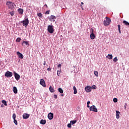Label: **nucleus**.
Returning <instances> with one entry per match:
<instances>
[{
  "label": "nucleus",
  "mask_w": 129,
  "mask_h": 129,
  "mask_svg": "<svg viewBox=\"0 0 129 129\" xmlns=\"http://www.w3.org/2000/svg\"><path fill=\"white\" fill-rule=\"evenodd\" d=\"M6 5L8 6L9 9H11V10L14 9L15 7H16L15 4L11 1L7 2Z\"/></svg>",
  "instance_id": "1"
},
{
  "label": "nucleus",
  "mask_w": 129,
  "mask_h": 129,
  "mask_svg": "<svg viewBox=\"0 0 129 129\" xmlns=\"http://www.w3.org/2000/svg\"><path fill=\"white\" fill-rule=\"evenodd\" d=\"M47 31L50 34H53V33H54V27H53V25H48Z\"/></svg>",
  "instance_id": "2"
},
{
  "label": "nucleus",
  "mask_w": 129,
  "mask_h": 129,
  "mask_svg": "<svg viewBox=\"0 0 129 129\" xmlns=\"http://www.w3.org/2000/svg\"><path fill=\"white\" fill-rule=\"evenodd\" d=\"M110 22H111L110 19L108 17H106V20L104 21V26H109V25L110 24Z\"/></svg>",
  "instance_id": "3"
},
{
  "label": "nucleus",
  "mask_w": 129,
  "mask_h": 129,
  "mask_svg": "<svg viewBox=\"0 0 129 129\" xmlns=\"http://www.w3.org/2000/svg\"><path fill=\"white\" fill-rule=\"evenodd\" d=\"M23 26H25V28H27V26L29 25V19H26L25 20L22 21Z\"/></svg>",
  "instance_id": "4"
},
{
  "label": "nucleus",
  "mask_w": 129,
  "mask_h": 129,
  "mask_svg": "<svg viewBox=\"0 0 129 129\" xmlns=\"http://www.w3.org/2000/svg\"><path fill=\"white\" fill-rule=\"evenodd\" d=\"M5 76L8 78H10V77H12V76H13V73L8 71L5 73Z\"/></svg>",
  "instance_id": "5"
},
{
  "label": "nucleus",
  "mask_w": 129,
  "mask_h": 129,
  "mask_svg": "<svg viewBox=\"0 0 129 129\" xmlns=\"http://www.w3.org/2000/svg\"><path fill=\"white\" fill-rule=\"evenodd\" d=\"M90 110L92 111H94V112H97V108L95 106L93 105L90 107Z\"/></svg>",
  "instance_id": "6"
},
{
  "label": "nucleus",
  "mask_w": 129,
  "mask_h": 129,
  "mask_svg": "<svg viewBox=\"0 0 129 129\" xmlns=\"http://www.w3.org/2000/svg\"><path fill=\"white\" fill-rule=\"evenodd\" d=\"M29 117H30V114H28V113H24L23 115V119H28V118H29Z\"/></svg>",
  "instance_id": "7"
},
{
  "label": "nucleus",
  "mask_w": 129,
  "mask_h": 129,
  "mask_svg": "<svg viewBox=\"0 0 129 129\" xmlns=\"http://www.w3.org/2000/svg\"><path fill=\"white\" fill-rule=\"evenodd\" d=\"M47 117L48 119H50L51 120V119H52L54 117V114L51 112L48 113Z\"/></svg>",
  "instance_id": "8"
},
{
  "label": "nucleus",
  "mask_w": 129,
  "mask_h": 129,
  "mask_svg": "<svg viewBox=\"0 0 129 129\" xmlns=\"http://www.w3.org/2000/svg\"><path fill=\"white\" fill-rule=\"evenodd\" d=\"M40 84L43 86V87H46V84H45V80L44 79H41L40 81Z\"/></svg>",
  "instance_id": "9"
},
{
  "label": "nucleus",
  "mask_w": 129,
  "mask_h": 129,
  "mask_svg": "<svg viewBox=\"0 0 129 129\" xmlns=\"http://www.w3.org/2000/svg\"><path fill=\"white\" fill-rule=\"evenodd\" d=\"M14 75L15 77V79L18 81V80H20V76L19 74H18L17 73L15 72H14Z\"/></svg>",
  "instance_id": "10"
},
{
  "label": "nucleus",
  "mask_w": 129,
  "mask_h": 129,
  "mask_svg": "<svg viewBox=\"0 0 129 129\" xmlns=\"http://www.w3.org/2000/svg\"><path fill=\"white\" fill-rule=\"evenodd\" d=\"M92 89V88L90 86H87L85 88V90H86V92H90Z\"/></svg>",
  "instance_id": "11"
},
{
  "label": "nucleus",
  "mask_w": 129,
  "mask_h": 129,
  "mask_svg": "<svg viewBox=\"0 0 129 129\" xmlns=\"http://www.w3.org/2000/svg\"><path fill=\"white\" fill-rule=\"evenodd\" d=\"M90 38L92 40H94L95 38V35L93 33V29H92V33L90 34Z\"/></svg>",
  "instance_id": "12"
},
{
  "label": "nucleus",
  "mask_w": 129,
  "mask_h": 129,
  "mask_svg": "<svg viewBox=\"0 0 129 129\" xmlns=\"http://www.w3.org/2000/svg\"><path fill=\"white\" fill-rule=\"evenodd\" d=\"M17 54L18 55L19 58H20V59H23L24 55L23 54L21 53L19 51L17 52Z\"/></svg>",
  "instance_id": "13"
},
{
  "label": "nucleus",
  "mask_w": 129,
  "mask_h": 129,
  "mask_svg": "<svg viewBox=\"0 0 129 129\" xmlns=\"http://www.w3.org/2000/svg\"><path fill=\"white\" fill-rule=\"evenodd\" d=\"M119 114H120V112L117 110L116 111V118L118 119L119 118Z\"/></svg>",
  "instance_id": "14"
},
{
  "label": "nucleus",
  "mask_w": 129,
  "mask_h": 129,
  "mask_svg": "<svg viewBox=\"0 0 129 129\" xmlns=\"http://www.w3.org/2000/svg\"><path fill=\"white\" fill-rule=\"evenodd\" d=\"M18 12L20 15H23V13H24V10L20 8L18 9Z\"/></svg>",
  "instance_id": "15"
},
{
  "label": "nucleus",
  "mask_w": 129,
  "mask_h": 129,
  "mask_svg": "<svg viewBox=\"0 0 129 129\" xmlns=\"http://www.w3.org/2000/svg\"><path fill=\"white\" fill-rule=\"evenodd\" d=\"M22 46H29V42H28V41H23L22 42Z\"/></svg>",
  "instance_id": "16"
},
{
  "label": "nucleus",
  "mask_w": 129,
  "mask_h": 129,
  "mask_svg": "<svg viewBox=\"0 0 129 129\" xmlns=\"http://www.w3.org/2000/svg\"><path fill=\"white\" fill-rule=\"evenodd\" d=\"M53 20H56V17L54 16V15H51L49 18V21H53Z\"/></svg>",
  "instance_id": "17"
},
{
  "label": "nucleus",
  "mask_w": 129,
  "mask_h": 129,
  "mask_svg": "<svg viewBox=\"0 0 129 129\" xmlns=\"http://www.w3.org/2000/svg\"><path fill=\"white\" fill-rule=\"evenodd\" d=\"M46 120L41 119L40 121V124H46Z\"/></svg>",
  "instance_id": "18"
},
{
  "label": "nucleus",
  "mask_w": 129,
  "mask_h": 129,
  "mask_svg": "<svg viewBox=\"0 0 129 129\" xmlns=\"http://www.w3.org/2000/svg\"><path fill=\"white\" fill-rule=\"evenodd\" d=\"M13 92L15 94H17V93H18V89H17V87H13Z\"/></svg>",
  "instance_id": "19"
},
{
  "label": "nucleus",
  "mask_w": 129,
  "mask_h": 129,
  "mask_svg": "<svg viewBox=\"0 0 129 129\" xmlns=\"http://www.w3.org/2000/svg\"><path fill=\"white\" fill-rule=\"evenodd\" d=\"M112 54H108V55L106 56V58L109 59V60H111V59H112Z\"/></svg>",
  "instance_id": "20"
},
{
  "label": "nucleus",
  "mask_w": 129,
  "mask_h": 129,
  "mask_svg": "<svg viewBox=\"0 0 129 129\" xmlns=\"http://www.w3.org/2000/svg\"><path fill=\"white\" fill-rule=\"evenodd\" d=\"M49 91H50V92L51 93H54L55 92V90H54V89L53 88V87H52V86H50Z\"/></svg>",
  "instance_id": "21"
},
{
  "label": "nucleus",
  "mask_w": 129,
  "mask_h": 129,
  "mask_svg": "<svg viewBox=\"0 0 129 129\" xmlns=\"http://www.w3.org/2000/svg\"><path fill=\"white\" fill-rule=\"evenodd\" d=\"M122 23L125 25V26H129V23L125 21V20H124L122 22Z\"/></svg>",
  "instance_id": "22"
},
{
  "label": "nucleus",
  "mask_w": 129,
  "mask_h": 129,
  "mask_svg": "<svg viewBox=\"0 0 129 129\" xmlns=\"http://www.w3.org/2000/svg\"><path fill=\"white\" fill-rule=\"evenodd\" d=\"M74 89V94H77V89H76V87L74 86L73 87Z\"/></svg>",
  "instance_id": "23"
},
{
  "label": "nucleus",
  "mask_w": 129,
  "mask_h": 129,
  "mask_svg": "<svg viewBox=\"0 0 129 129\" xmlns=\"http://www.w3.org/2000/svg\"><path fill=\"white\" fill-rule=\"evenodd\" d=\"M76 122H77V120H71V124H75V123H76Z\"/></svg>",
  "instance_id": "24"
},
{
  "label": "nucleus",
  "mask_w": 129,
  "mask_h": 129,
  "mask_svg": "<svg viewBox=\"0 0 129 129\" xmlns=\"http://www.w3.org/2000/svg\"><path fill=\"white\" fill-rule=\"evenodd\" d=\"M2 102L4 104V105H5V106H7V105H8V104H7V101L5 100H2Z\"/></svg>",
  "instance_id": "25"
},
{
  "label": "nucleus",
  "mask_w": 129,
  "mask_h": 129,
  "mask_svg": "<svg viewBox=\"0 0 129 129\" xmlns=\"http://www.w3.org/2000/svg\"><path fill=\"white\" fill-rule=\"evenodd\" d=\"M58 91L60 93H63V89H62V88H59L58 89Z\"/></svg>",
  "instance_id": "26"
},
{
  "label": "nucleus",
  "mask_w": 129,
  "mask_h": 129,
  "mask_svg": "<svg viewBox=\"0 0 129 129\" xmlns=\"http://www.w3.org/2000/svg\"><path fill=\"white\" fill-rule=\"evenodd\" d=\"M94 75L96 77H98V72L97 71H94Z\"/></svg>",
  "instance_id": "27"
},
{
  "label": "nucleus",
  "mask_w": 129,
  "mask_h": 129,
  "mask_svg": "<svg viewBox=\"0 0 129 129\" xmlns=\"http://www.w3.org/2000/svg\"><path fill=\"white\" fill-rule=\"evenodd\" d=\"M14 119V122L16 124V125H18V121L16 119Z\"/></svg>",
  "instance_id": "28"
},
{
  "label": "nucleus",
  "mask_w": 129,
  "mask_h": 129,
  "mask_svg": "<svg viewBox=\"0 0 129 129\" xmlns=\"http://www.w3.org/2000/svg\"><path fill=\"white\" fill-rule=\"evenodd\" d=\"M118 29L119 33V34H120L121 33V32L120 31V25H118Z\"/></svg>",
  "instance_id": "29"
},
{
  "label": "nucleus",
  "mask_w": 129,
  "mask_h": 129,
  "mask_svg": "<svg viewBox=\"0 0 129 129\" xmlns=\"http://www.w3.org/2000/svg\"><path fill=\"white\" fill-rule=\"evenodd\" d=\"M16 42L20 43V42H21V38H17L16 39Z\"/></svg>",
  "instance_id": "30"
},
{
  "label": "nucleus",
  "mask_w": 129,
  "mask_h": 129,
  "mask_svg": "<svg viewBox=\"0 0 129 129\" xmlns=\"http://www.w3.org/2000/svg\"><path fill=\"white\" fill-rule=\"evenodd\" d=\"M118 60V59H117V57H115L113 59L114 62H117Z\"/></svg>",
  "instance_id": "31"
},
{
  "label": "nucleus",
  "mask_w": 129,
  "mask_h": 129,
  "mask_svg": "<svg viewBox=\"0 0 129 129\" xmlns=\"http://www.w3.org/2000/svg\"><path fill=\"white\" fill-rule=\"evenodd\" d=\"M113 101L114 102H117V98H114L113 99Z\"/></svg>",
  "instance_id": "32"
},
{
  "label": "nucleus",
  "mask_w": 129,
  "mask_h": 129,
  "mask_svg": "<svg viewBox=\"0 0 129 129\" xmlns=\"http://www.w3.org/2000/svg\"><path fill=\"white\" fill-rule=\"evenodd\" d=\"M10 14L11 15V16H14V15H15V12L14 11H12L10 13Z\"/></svg>",
  "instance_id": "33"
},
{
  "label": "nucleus",
  "mask_w": 129,
  "mask_h": 129,
  "mask_svg": "<svg viewBox=\"0 0 129 129\" xmlns=\"http://www.w3.org/2000/svg\"><path fill=\"white\" fill-rule=\"evenodd\" d=\"M37 16L38 17H39V18H42V15L41 14V13H38L37 14Z\"/></svg>",
  "instance_id": "34"
},
{
  "label": "nucleus",
  "mask_w": 129,
  "mask_h": 129,
  "mask_svg": "<svg viewBox=\"0 0 129 129\" xmlns=\"http://www.w3.org/2000/svg\"><path fill=\"white\" fill-rule=\"evenodd\" d=\"M61 73V72L59 71H57V76H60V74Z\"/></svg>",
  "instance_id": "35"
},
{
  "label": "nucleus",
  "mask_w": 129,
  "mask_h": 129,
  "mask_svg": "<svg viewBox=\"0 0 129 129\" xmlns=\"http://www.w3.org/2000/svg\"><path fill=\"white\" fill-rule=\"evenodd\" d=\"M13 119H16V114L15 113H14L13 114Z\"/></svg>",
  "instance_id": "36"
},
{
  "label": "nucleus",
  "mask_w": 129,
  "mask_h": 129,
  "mask_svg": "<svg viewBox=\"0 0 129 129\" xmlns=\"http://www.w3.org/2000/svg\"><path fill=\"white\" fill-rule=\"evenodd\" d=\"M72 125H71V123H69L68 124V127H72Z\"/></svg>",
  "instance_id": "37"
},
{
  "label": "nucleus",
  "mask_w": 129,
  "mask_h": 129,
  "mask_svg": "<svg viewBox=\"0 0 129 129\" xmlns=\"http://www.w3.org/2000/svg\"><path fill=\"white\" fill-rule=\"evenodd\" d=\"M96 86H95V85H93V86H92V89H96Z\"/></svg>",
  "instance_id": "38"
},
{
  "label": "nucleus",
  "mask_w": 129,
  "mask_h": 129,
  "mask_svg": "<svg viewBox=\"0 0 129 129\" xmlns=\"http://www.w3.org/2000/svg\"><path fill=\"white\" fill-rule=\"evenodd\" d=\"M47 71H51V68H48L47 69Z\"/></svg>",
  "instance_id": "39"
},
{
  "label": "nucleus",
  "mask_w": 129,
  "mask_h": 129,
  "mask_svg": "<svg viewBox=\"0 0 129 129\" xmlns=\"http://www.w3.org/2000/svg\"><path fill=\"white\" fill-rule=\"evenodd\" d=\"M126 105H127V104L126 103H125V105H124V107L125 109L126 108Z\"/></svg>",
  "instance_id": "40"
},
{
  "label": "nucleus",
  "mask_w": 129,
  "mask_h": 129,
  "mask_svg": "<svg viewBox=\"0 0 129 129\" xmlns=\"http://www.w3.org/2000/svg\"><path fill=\"white\" fill-rule=\"evenodd\" d=\"M53 97H54V98H57V95H53Z\"/></svg>",
  "instance_id": "41"
},
{
  "label": "nucleus",
  "mask_w": 129,
  "mask_h": 129,
  "mask_svg": "<svg viewBox=\"0 0 129 129\" xmlns=\"http://www.w3.org/2000/svg\"><path fill=\"white\" fill-rule=\"evenodd\" d=\"M87 104V105H89L90 104V101H88Z\"/></svg>",
  "instance_id": "42"
},
{
  "label": "nucleus",
  "mask_w": 129,
  "mask_h": 129,
  "mask_svg": "<svg viewBox=\"0 0 129 129\" xmlns=\"http://www.w3.org/2000/svg\"><path fill=\"white\" fill-rule=\"evenodd\" d=\"M45 14H46V15H49V11H46Z\"/></svg>",
  "instance_id": "43"
},
{
  "label": "nucleus",
  "mask_w": 129,
  "mask_h": 129,
  "mask_svg": "<svg viewBox=\"0 0 129 129\" xmlns=\"http://www.w3.org/2000/svg\"><path fill=\"white\" fill-rule=\"evenodd\" d=\"M43 65H44V66H45V65H46V61H44Z\"/></svg>",
  "instance_id": "44"
},
{
  "label": "nucleus",
  "mask_w": 129,
  "mask_h": 129,
  "mask_svg": "<svg viewBox=\"0 0 129 129\" xmlns=\"http://www.w3.org/2000/svg\"><path fill=\"white\" fill-rule=\"evenodd\" d=\"M57 67H61V64H59L58 66H57Z\"/></svg>",
  "instance_id": "45"
},
{
  "label": "nucleus",
  "mask_w": 129,
  "mask_h": 129,
  "mask_svg": "<svg viewBox=\"0 0 129 129\" xmlns=\"http://www.w3.org/2000/svg\"><path fill=\"white\" fill-rule=\"evenodd\" d=\"M44 6H45V7H46V8H48V6H47L46 4H45Z\"/></svg>",
  "instance_id": "46"
},
{
  "label": "nucleus",
  "mask_w": 129,
  "mask_h": 129,
  "mask_svg": "<svg viewBox=\"0 0 129 129\" xmlns=\"http://www.w3.org/2000/svg\"><path fill=\"white\" fill-rule=\"evenodd\" d=\"M1 107H4V104H2V105H1Z\"/></svg>",
  "instance_id": "47"
},
{
  "label": "nucleus",
  "mask_w": 129,
  "mask_h": 129,
  "mask_svg": "<svg viewBox=\"0 0 129 129\" xmlns=\"http://www.w3.org/2000/svg\"><path fill=\"white\" fill-rule=\"evenodd\" d=\"M87 107H88V108H90V106H89V105H87Z\"/></svg>",
  "instance_id": "48"
},
{
  "label": "nucleus",
  "mask_w": 129,
  "mask_h": 129,
  "mask_svg": "<svg viewBox=\"0 0 129 129\" xmlns=\"http://www.w3.org/2000/svg\"><path fill=\"white\" fill-rule=\"evenodd\" d=\"M61 96H64V95L63 94H61Z\"/></svg>",
  "instance_id": "49"
},
{
  "label": "nucleus",
  "mask_w": 129,
  "mask_h": 129,
  "mask_svg": "<svg viewBox=\"0 0 129 129\" xmlns=\"http://www.w3.org/2000/svg\"><path fill=\"white\" fill-rule=\"evenodd\" d=\"M81 5H84V3H83V2H82Z\"/></svg>",
  "instance_id": "50"
},
{
  "label": "nucleus",
  "mask_w": 129,
  "mask_h": 129,
  "mask_svg": "<svg viewBox=\"0 0 129 129\" xmlns=\"http://www.w3.org/2000/svg\"><path fill=\"white\" fill-rule=\"evenodd\" d=\"M82 10H83V8H82Z\"/></svg>",
  "instance_id": "51"
}]
</instances>
